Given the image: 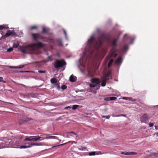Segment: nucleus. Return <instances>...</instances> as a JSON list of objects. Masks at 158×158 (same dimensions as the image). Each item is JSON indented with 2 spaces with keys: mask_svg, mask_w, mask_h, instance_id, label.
Wrapping results in <instances>:
<instances>
[{
  "mask_svg": "<svg viewBox=\"0 0 158 158\" xmlns=\"http://www.w3.org/2000/svg\"><path fill=\"white\" fill-rule=\"evenodd\" d=\"M58 45L59 46H61L62 45V43L61 41H60L58 42Z\"/></svg>",
  "mask_w": 158,
  "mask_h": 158,
  "instance_id": "37998d69",
  "label": "nucleus"
},
{
  "mask_svg": "<svg viewBox=\"0 0 158 158\" xmlns=\"http://www.w3.org/2000/svg\"><path fill=\"white\" fill-rule=\"evenodd\" d=\"M18 118L19 119L24 121V118H25V116L23 114H18Z\"/></svg>",
  "mask_w": 158,
  "mask_h": 158,
  "instance_id": "f3484780",
  "label": "nucleus"
},
{
  "mask_svg": "<svg viewBox=\"0 0 158 158\" xmlns=\"http://www.w3.org/2000/svg\"><path fill=\"white\" fill-rule=\"evenodd\" d=\"M19 142L17 141L16 138H14L13 140V143H10V145H12V148H30L31 147V145L28 146H20L17 144H19Z\"/></svg>",
  "mask_w": 158,
  "mask_h": 158,
  "instance_id": "0eeeda50",
  "label": "nucleus"
},
{
  "mask_svg": "<svg viewBox=\"0 0 158 158\" xmlns=\"http://www.w3.org/2000/svg\"><path fill=\"white\" fill-rule=\"evenodd\" d=\"M48 134H45L41 135V136H41V141L44 140L45 139H48Z\"/></svg>",
  "mask_w": 158,
  "mask_h": 158,
  "instance_id": "dca6fc26",
  "label": "nucleus"
},
{
  "mask_svg": "<svg viewBox=\"0 0 158 158\" xmlns=\"http://www.w3.org/2000/svg\"><path fill=\"white\" fill-rule=\"evenodd\" d=\"M67 143H63V144L59 145H57V146H53L52 147V148H55V147H59V146H63V145L66 144Z\"/></svg>",
  "mask_w": 158,
  "mask_h": 158,
  "instance_id": "c756f323",
  "label": "nucleus"
},
{
  "mask_svg": "<svg viewBox=\"0 0 158 158\" xmlns=\"http://www.w3.org/2000/svg\"><path fill=\"white\" fill-rule=\"evenodd\" d=\"M44 44L41 42H38L36 44L29 45L21 48L20 51L24 54L36 53L39 48H43Z\"/></svg>",
  "mask_w": 158,
  "mask_h": 158,
  "instance_id": "f257e3e1",
  "label": "nucleus"
},
{
  "mask_svg": "<svg viewBox=\"0 0 158 158\" xmlns=\"http://www.w3.org/2000/svg\"><path fill=\"white\" fill-rule=\"evenodd\" d=\"M71 108V107H70L69 106H67V107H65V109H68V108Z\"/></svg>",
  "mask_w": 158,
  "mask_h": 158,
  "instance_id": "864d4df0",
  "label": "nucleus"
},
{
  "mask_svg": "<svg viewBox=\"0 0 158 158\" xmlns=\"http://www.w3.org/2000/svg\"><path fill=\"white\" fill-rule=\"evenodd\" d=\"M15 34L14 31H10L9 30L7 31V32L6 33V34L4 35V36H2L0 39H5L6 37H8L9 36L11 35H14Z\"/></svg>",
  "mask_w": 158,
  "mask_h": 158,
  "instance_id": "1a4fd4ad",
  "label": "nucleus"
},
{
  "mask_svg": "<svg viewBox=\"0 0 158 158\" xmlns=\"http://www.w3.org/2000/svg\"><path fill=\"white\" fill-rule=\"evenodd\" d=\"M48 139H58L57 137L55 136H50V135L48 134Z\"/></svg>",
  "mask_w": 158,
  "mask_h": 158,
  "instance_id": "5701e85b",
  "label": "nucleus"
},
{
  "mask_svg": "<svg viewBox=\"0 0 158 158\" xmlns=\"http://www.w3.org/2000/svg\"><path fill=\"white\" fill-rule=\"evenodd\" d=\"M68 134H67V136H66V137H67V138H69V136L68 135Z\"/></svg>",
  "mask_w": 158,
  "mask_h": 158,
  "instance_id": "6e6d98bb",
  "label": "nucleus"
},
{
  "mask_svg": "<svg viewBox=\"0 0 158 158\" xmlns=\"http://www.w3.org/2000/svg\"><path fill=\"white\" fill-rule=\"evenodd\" d=\"M8 28V26L6 25H0V32L3 29H7Z\"/></svg>",
  "mask_w": 158,
  "mask_h": 158,
  "instance_id": "4468645a",
  "label": "nucleus"
},
{
  "mask_svg": "<svg viewBox=\"0 0 158 158\" xmlns=\"http://www.w3.org/2000/svg\"><path fill=\"white\" fill-rule=\"evenodd\" d=\"M76 79L77 77L73 75H71L69 77L70 81L72 82L75 81L76 80Z\"/></svg>",
  "mask_w": 158,
  "mask_h": 158,
  "instance_id": "ddd939ff",
  "label": "nucleus"
},
{
  "mask_svg": "<svg viewBox=\"0 0 158 158\" xmlns=\"http://www.w3.org/2000/svg\"><path fill=\"white\" fill-rule=\"evenodd\" d=\"M97 32L99 35H101L103 36L104 35V33L103 31H101L99 28H97L96 30Z\"/></svg>",
  "mask_w": 158,
  "mask_h": 158,
  "instance_id": "a211bd4d",
  "label": "nucleus"
},
{
  "mask_svg": "<svg viewBox=\"0 0 158 158\" xmlns=\"http://www.w3.org/2000/svg\"><path fill=\"white\" fill-rule=\"evenodd\" d=\"M70 133L73 134L74 135L75 134V132H74L73 131H71L70 132H68L67 133V134H70Z\"/></svg>",
  "mask_w": 158,
  "mask_h": 158,
  "instance_id": "09e8293b",
  "label": "nucleus"
},
{
  "mask_svg": "<svg viewBox=\"0 0 158 158\" xmlns=\"http://www.w3.org/2000/svg\"><path fill=\"white\" fill-rule=\"evenodd\" d=\"M92 84H89V87L91 88H94L95 90L98 89L100 88L99 84L101 82L100 80L98 78H92L90 80Z\"/></svg>",
  "mask_w": 158,
  "mask_h": 158,
  "instance_id": "20e7f679",
  "label": "nucleus"
},
{
  "mask_svg": "<svg viewBox=\"0 0 158 158\" xmlns=\"http://www.w3.org/2000/svg\"><path fill=\"white\" fill-rule=\"evenodd\" d=\"M37 27L35 26H31V29H36L37 28Z\"/></svg>",
  "mask_w": 158,
  "mask_h": 158,
  "instance_id": "a19ab883",
  "label": "nucleus"
},
{
  "mask_svg": "<svg viewBox=\"0 0 158 158\" xmlns=\"http://www.w3.org/2000/svg\"><path fill=\"white\" fill-rule=\"evenodd\" d=\"M13 139H8L6 138H4L3 139L4 142L0 143V149L6 147H12V145H10V143H13Z\"/></svg>",
  "mask_w": 158,
  "mask_h": 158,
  "instance_id": "39448f33",
  "label": "nucleus"
},
{
  "mask_svg": "<svg viewBox=\"0 0 158 158\" xmlns=\"http://www.w3.org/2000/svg\"><path fill=\"white\" fill-rule=\"evenodd\" d=\"M13 49L12 48H10L7 49V52H10L13 50Z\"/></svg>",
  "mask_w": 158,
  "mask_h": 158,
  "instance_id": "ea45409f",
  "label": "nucleus"
},
{
  "mask_svg": "<svg viewBox=\"0 0 158 158\" xmlns=\"http://www.w3.org/2000/svg\"><path fill=\"white\" fill-rule=\"evenodd\" d=\"M24 67V66L23 65H19V67H18V69H21L23 68Z\"/></svg>",
  "mask_w": 158,
  "mask_h": 158,
  "instance_id": "49530a36",
  "label": "nucleus"
},
{
  "mask_svg": "<svg viewBox=\"0 0 158 158\" xmlns=\"http://www.w3.org/2000/svg\"><path fill=\"white\" fill-rule=\"evenodd\" d=\"M30 137H32V141L34 142H36L37 141V138L35 136H31Z\"/></svg>",
  "mask_w": 158,
  "mask_h": 158,
  "instance_id": "cd10ccee",
  "label": "nucleus"
},
{
  "mask_svg": "<svg viewBox=\"0 0 158 158\" xmlns=\"http://www.w3.org/2000/svg\"><path fill=\"white\" fill-rule=\"evenodd\" d=\"M54 68L58 69L60 68L63 67L64 65L66 64V63L64 60H56L54 63L52 64Z\"/></svg>",
  "mask_w": 158,
  "mask_h": 158,
  "instance_id": "423d86ee",
  "label": "nucleus"
},
{
  "mask_svg": "<svg viewBox=\"0 0 158 158\" xmlns=\"http://www.w3.org/2000/svg\"><path fill=\"white\" fill-rule=\"evenodd\" d=\"M149 119V116L147 114H145L141 117L140 121L141 122L147 123Z\"/></svg>",
  "mask_w": 158,
  "mask_h": 158,
  "instance_id": "6e6552de",
  "label": "nucleus"
},
{
  "mask_svg": "<svg viewBox=\"0 0 158 158\" xmlns=\"http://www.w3.org/2000/svg\"><path fill=\"white\" fill-rule=\"evenodd\" d=\"M61 88L62 89L64 90L66 89L67 86L66 85H63L61 86Z\"/></svg>",
  "mask_w": 158,
  "mask_h": 158,
  "instance_id": "f704fd0d",
  "label": "nucleus"
},
{
  "mask_svg": "<svg viewBox=\"0 0 158 158\" xmlns=\"http://www.w3.org/2000/svg\"><path fill=\"white\" fill-rule=\"evenodd\" d=\"M31 146H32L35 145L36 146H42V144L40 143H32L31 144Z\"/></svg>",
  "mask_w": 158,
  "mask_h": 158,
  "instance_id": "393cba45",
  "label": "nucleus"
},
{
  "mask_svg": "<svg viewBox=\"0 0 158 158\" xmlns=\"http://www.w3.org/2000/svg\"><path fill=\"white\" fill-rule=\"evenodd\" d=\"M6 67H9V68H11V69H18V67H17L8 66H6Z\"/></svg>",
  "mask_w": 158,
  "mask_h": 158,
  "instance_id": "72a5a7b5",
  "label": "nucleus"
},
{
  "mask_svg": "<svg viewBox=\"0 0 158 158\" xmlns=\"http://www.w3.org/2000/svg\"><path fill=\"white\" fill-rule=\"evenodd\" d=\"M35 137L37 138V141L40 140L41 141V136H40L39 135L35 136Z\"/></svg>",
  "mask_w": 158,
  "mask_h": 158,
  "instance_id": "2f4dec72",
  "label": "nucleus"
},
{
  "mask_svg": "<svg viewBox=\"0 0 158 158\" xmlns=\"http://www.w3.org/2000/svg\"><path fill=\"white\" fill-rule=\"evenodd\" d=\"M117 41L118 40L117 39H115L112 41V45L113 47L110 51V52L108 56L109 58H110L113 56L114 57H116L117 56V54L115 53L117 51L116 47L117 46L116 43Z\"/></svg>",
  "mask_w": 158,
  "mask_h": 158,
  "instance_id": "7ed1b4c3",
  "label": "nucleus"
},
{
  "mask_svg": "<svg viewBox=\"0 0 158 158\" xmlns=\"http://www.w3.org/2000/svg\"><path fill=\"white\" fill-rule=\"evenodd\" d=\"M119 116H123L124 117H126V115L125 114H120V115H117L116 116V117H119Z\"/></svg>",
  "mask_w": 158,
  "mask_h": 158,
  "instance_id": "c03bdc74",
  "label": "nucleus"
},
{
  "mask_svg": "<svg viewBox=\"0 0 158 158\" xmlns=\"http://www.w3.org/2000/svg\"><path fill=\"white\" fill-rule=\"evenodd\" d=\"M94 34H93L89 39L88 42L89 48L90 52H92L95 50H97L101 44L102 40L98 39L96 40L94 39Z\"/></svg>",
  "mask_w": 158,
  "mask_h": 158,
  "instance_id": "f03ea898",
  "label": "nucleus"
},
{
  "mask_svg": "<svg viewBox=\"0 0 158 158\" xmlns=\"http://www.w3.org/2000/svg\"><path fill=\"white\" fill-rule=\"evenodd\" d=\"M32 36L34 40L37 41L38 39L40 37V35L39 34H32Z\"/></svg>",
  "mask_w": 158,
  "mask_h": 158,
  "instance_id": "9d476101",
  "label": "nucleus"
},
{
  "mask_svg": "<svg viewBox=\"0 0 158 158\" xmlns=\"http://www.w3.org/2000/svg\"><path fill=\"white\" fill-rule=\"evenodd\" d=\"M49 30L48 28H46L45 27H43L42 33H47L48 32Z\"/></svg>",
  "mask_w": 158,
  "mask_h": 158,
  "instance_id": "aec40b11",
  "label": "nucleus"
},
{
  "mask_svg": "<svg viewBox=\"0 0 158 158\" xmlns=\"http://www.w3.org/2000/svg\"><path fill=\"white\" fill-rule=\"evenodd\" d=\"M102 118H106V119H108L110 118V116L109 115H108V116H102Z\"/></svg>",
  "mask_w": 158,
  "mask_h": 158,
  "instance_id": "e433bc0d",
  "label": "nucleus"
},
{
  "mask_svg": "<svg viewBox=\"0 0 158 158\" xmlns=\"http://www.w3.org/2000/svg\"><path fill=\"white\" fill-rule=\"evenodd\" d=\"M50 81L52 83L56 84L57 82V80L54 78H52L51 79Z\"/></svg>",
  "mask_w": 158,
  "mask_h": 158,
  "instance_id": "4be33fe9",
  "label": "nucleus"
},
{
  "mask_svg": "<svg viewBox=\"0 0 158 158\" xmlns=\"http://www.w3.org/2000/svg\"><path fill=\"white\" fill-rule=\"evenodd\" d=\"M107 81V80L103 79L102 81V82L101 83V85L102 87L105 86L106 85V81Z\"/></svg>",
  "mask_w": 158,
  "mask_h": 158,
  "instance_id": "6ab92c4d",
  "label": "nucleus"
},
{
  "mask_svg": "<svg viewBox=\"0 0 158 158\" xmlns=\"http://www.w3.org/2000/svg\"><path fill=\"white\" fill-rule=\"evenodd\" d=\"M47 55H48V53H47Z\"/></svg>",
  "mask_w": 158,
  "mask_h": 158,
  "instance_id": "4d7b16f0",
  "label": "nucleus"
},
{
  "mask_svg": "<svg viewBox=\"0 0 158 158\" xmlns=\"http://www.w3.org/2000/svg\"><path fill=\"white\" fill-rule=\"evenodd\" d=\"M48 59L46 61V62H48L49 61H52L53 60V59L52 58V57L51 56H48Z\"/></svg>",
  "mask_w": 158,
  "mask_h": 158,
  "instance_id": "bb28decb",
  "label": "nucleus"
},
{
  "mask_svg": "<svg viewBox=\"0 0 158 158\" xmlns=\"http://www.w3.org/2000/svg\"><path fill=\"white\" fill-rule=\"evenodd\" d=\"M24 141H32V137H30V136L29 137H26L25 139L24 140Z\"/></svg>",
  "mask_w": 158,
  "mask_h": 158,
  "instance_id": "b1692460",
  "label": "nucleus"
},
{
  "mask_svg": "<svg viewBox=\"0 0 158 158\" xmlns=\"http://www.w3.org/2000/svg\"><path fill=\"white\" fill-rule=\"evenodd\" d=\"M1 66V65H0V66Z\"/></svg>",
  "mask_w": 158,
  "mask_h": 158,
  "instance_id": "13d9d810",
  "label": "nucleus"
},
{
  "mask_svg": "<svg viewBox=\"0 0 158 158\" xmlns=\"http://www.w3.org/2000/svg\"><path fill=\"white\" fill-rule=\"evenodd\" d=\"M113 62V60L112 59H111L108 64V66L109 68L110 67L111 65Z\"/></svg>",
  "mask_w": 158,
  "mask_h": 158,
  "instance_id": "a878e982",
  "label": "nucleus"
},
{
  "mask_svg": "<svg viewBox=\"0 0 158 158\" xmlns=\"http://www.w3.org/2000/svg\"><path fill=\"white\" fill-rule=\"evenodd\" d=\"M79 106L78 105H74L73 106L72 109L73 110H75L77 109V107H78Z\"/></svg>",
  "mask_w": 158,
  "mask_h": 158,
  "instance_id": "c85d7f7f",
  "label": "nucleus"
},
{
  "mask_svg": "<svg viewBox=\"0 0 158 158\" xmlns=\"http://www.w3.org/2000/svg\"><path fill=\"white\" fill-rule=\"evenodd\" d=\"M63 31H64V33L65 34V37H67V33H66L65 31L64 30H63Z\"/></svg>",
  "mask_w": 158,
  "mask_h": 158,
  "instance_id": "8fccbe9b",
  "label": "nucleus"
},
{
  "mask_svg": "<svg viewBox=\"0 0 158 158\" xmlns=\"http://www.w3.org/2000/svg\"><path fill=\"white\" fill-rule=\"evenodd\" d=\"M104 100H105L107 101H109V100H110V97H107L105 98H104Z\"/></svg>",
  "mask_w": 158,
  "mask_h": 158,
  "instance_id": "4c0bfd02",
  "label": "nucleus"
},
{
  "mask_svg": "<svg viewBox=\"0 0 158 158\" xmlns=\"http://www.w3.org/2000/svg\"><path fill=\"white\" fill-rule=\"evenodd\" d=\"M122 62V58L120 56H119L116 59L115 63L116 64H119Z\"/></svg>",
  "mask_w": 158,
  "mask_h": 158,
  "instance_id": "f8f14e48",
  "label": "nucleus"
},
{
  "mask_svg": "<svg viewBox=\"0 0 158 158\" xmlns=\"http://www.w3.org/2000/svg\"><path fill=\"white\" fill-rule=\"evenodd\" d=\"M87 148H85V147H81V148H78V149L79 150H84V149H86Z\"/></svg>",
  "mask_w": 158,
  "mask_h": 158,
  "instance_id": "c9c22d12",
  "label": "nucleus"
},
{
  "mask_svg": "<svg viewBox=\"0 0 158 158\" xmlns=\"http://www.w3.org/2000/svg\"><path fill=\"white\" fill-rule=\"evenodd\" d=\"M96 154V152H90L89 153V155L90 156H94Z\"/></svg>",
  "mask_w": 158,
  "mask_h": 158,
  "instance_id": "7c9ffc66",
  "label": "nucleus"
},
{
  "mask_svg": "<svg viewBox=\"0 0 158 158\" xmlns=\"http://www.w3.org/2000/svg\"><path fill=\"white\" fill-rule=\"evenodd\" d=\"M122 154H124L125 155H136L137 153L135 152H121Z\"/></svg>",
  "mask_w": 158,
  "mask_h": 158,
  "instance_id": "2eb2a0df",
  "label": "nucleus"
},
{
  "mask_svg": "<svg viewBox=\"0 0 158 158\" xmlns=\"http://www.w3.org/2000/svg\"><path fill=\"white\" fill-rule=\"evenodd\" d=\"M149 126L150 127H153V126L154 125V124L153 123H149Z\"/></svg>",
  "mask_w": 158,
  "mask_h": 158,
  "instance_id": "de8ad7c7",
  "label": "nucleus"
},
{
  "mask_svg": "<svg viewBox=\"0 0 158 158\" xmlns=\"http://www.w3.org/2000/svg\"><path fill=\"white\" fill-rule=\"evenodd\" d=\"M38 72L40 73H45L46 72L45 71H42V70H40L38 71Z\"/></svg>",
  "mask_w": 158,
  "mask_h": 158,
  "instance_id": "a18cd8bd",
  "label": "nucleus"
},
{
  "mask_svg": "<svg viewBox=\"0 0 158 158\" xmlns=\"http://www.w3.org/2000/svg\"><path fill=\"white\" fill-rule=\"evenodd\" d=\"M117 98L116 97H110V100H116Z\"/></svg>",
  "mask_w": 158,
  "mask_h": 158,
  "instance_id": "473e14b6",
  "label": "nucleus"
},
{
  "mask_svg": "<svg viewBox=\"0 0 158 158\" xmlns=\"http://www.w3.org/2000/svg\"><path fill=\"white\" fill-rule=\"evenodd\" d=\"M0 82L4 83L5 82V81L3 80V78L1 77H0Z\"/></svg>",
  "mask_w": 158,
  "mask_h": 158,
  "instance_id": "79ce46f5",
  "label": "nucleus"
},
{
  "mask_svg": "<svg viewBox=\"0 0 158 158\" xmlns=\"http://www.w3.org/2000/svg\"><path fill=\"white\" fill-rule=\"evenodd\" d=\"M128 48L127 46H125L123 47V49L124 50H126Z\"/></svg>",
  "mask_w": 158,
  "mask_h": 158,
  "instance_id": "3c124183",
  "label": "nucleus"
},
{
  "mask_svg": "<svg viewBox=\"0 0 158 158\" xmlns=\"http://www.w3.org/2000/svg\"><path fill=\"white\" fill-rule=\"evenodd\" d=\"M123 99H126V100H128V98L123 97Z\"/></svg>",
  "mask_w": 158,
  "mask_h": 158,
  "instance_id": "603ef678",
  "label": "nucleus"
},
{
  "mask_svg": "<svg viewBox=\"0 0 158 158\" xmlns=\"http://www.w3.org/2000/svg\"><path fill=\"white\" fill-rule=\"evenodd\" d=\"M96 155H99V154H104V153H102L101 151H98V152H96Z\"/></svg>",
  "mask_w": 158,
  "mask_h": 158,
  "instance_id": "58836bf2",
  "label": "nucleus"
},
{
  "mask_svg": "<svg viewBox=\"0 0 158 158\" xmlns=\"http://www.w3.org/2000/svg\"><path fill=\"white\" fill-rule=\"evenodd\" d=\"M110 77V72L107 73L104 75L103 79L107 80H109Z\"/></svg>",
  "mask_w": 158,
  "mask_h": 158,
  "instance_id": "9b49d317",
  "label": "nucleus"
},
{
  "mask_svg": "<svg viewBox=\"0 0 158 158\" xmlns=\"http://www.w3.org/2000/svg\"><path fill=\"white\" fill-rule=\"evenodd\" d=\"M54 87L56 88L57 89L59 90L60 89V87L59 85V83H56V84H54Z\"/></svg>",
  "mask_w": 158,
  "mask_h": 158,
  "instance_id": "412c9836",
  "label": "nucleus"
},
{
  "mask_svg": "<svg viewBox=\"0 0 158 158\" xmlns=\"http://www.w3.org/2000/svg\"><path fill=\"white\" fill-rule=\"evenodd\" d=\"M74 135H76V137H78V135H77L76 133H75V134H74Z\"/></svg>",
  "mask_w": 158,
  "mask_h": 158,
  "instance_id": "5fc2aeb1",
  "label": "nucleus"
}]
</instances>
